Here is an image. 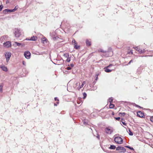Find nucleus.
Here are the masks:
<instances>
[{
	"label": "nucleus",
	"instance_id": "46",
	"mask_svg": "<svg viewBox=\"0 0 153 153\" xmlns=\"http://www.w3.org/2000/svg\"><path fill=\"white\" fill-rule=\"evenodd\" d=\"M97 137L98 139H100V136L99 135H97Z\"/></svg>",
	"mask_w": 153,
	"mask_h": 153
},
{
	"label": "nucleus",
	"instance_id": "26",
	"mask_svg": "<svg viewBox=\"0 0 153 153\" xmlns=\"http://www.w3.org/2000/svg\"><path fill=\"white\" fill-rule=\"evenodd\" d=\"M128 131L129 132V134L130 135L132 136L133 135L132 132L131 131V130L129 128L128 129Z\"/></svg>",
	"mask_w": 153,
	"mask_h": 153
},
{
	"label": "nucleus",
	"instance_id": "14",
	"mask_svg": "<svg viewBox=\"0 0 153 153\" xmlns=\"http://www.w3.org/2000/svg\"><path fill=\"white\" fill-rule=\"evenodd\" d=\"M120 151L119 152L122 153H124L126 151V149L123 147L121 146V147L120 148Z\"/></svg>",
	"mask_w": 153,
	"mask_h": 153
},
{
	"label": "nucleus",
	"instance_id": "20",
	"mask_svg": "<svg viewBox=\"0 0 153 153\" xmlns=\"http://www.w3.org/2000/svg\"><path fill=\"white\" fill-rule=\"evenodd\" d=\"M138 51L140 53H143L144 52V50H143L142 49L139 48V49L138 50Z\"/></svg>",
	"mask_w": 153,
	"mask_h": 153
},
{
	"label": "nucleus",
	"instance_id": "7",
	"mask_svg": "<svg viewBox=\"0 0 153 153\" xmlns=\"http://www.w3.org/2000/svg\"><path fill=\"white\" fill-rule=\"evenodd\" d=\"M3 44L4 47L7 48H8L11 47V42L10 41H7L4 42Z\"/></svg>",
	"mask_w": 153,
	"mask_h": 153
},
{
	"label": "nucleus",
	"instance_id": "10",
	"mask_svg": "<svg viewBox=\"0 0 153 153\" xmlns=\"http://www.w3.org/2000/svg\"><path fill=\"white\" fill-rule=\"evenodd\" d=\"M61 24L62 25H63L65 27H67V28H69L70 27L69 24L68 23L67 21H66V22H65V21H62Z\"/></svg>",
	"mask_w": 153,
	"mask_h": 153
},
{
	"label": "nucleus",
	"instance_id": "44",
	"mask_svg": "<svg viewBox=\"0 0 153 153\" xmlns=\"http://www.w3.org/2000/svg\"><path fill=\"white\" fill-rule=\"evenodd\" d=\"M133 62V60H131L129 61V62L128 63V65L130 64L131 62Z\"/></svg>",
	"mask_w": 153,
	"mask_h": 153
},
{
	"label": "nucleus",
	"instance_id": "40",
	"mask_svg": "<svg viewBox=\"0 0 153 153\" xmlns=\"http://www.w3.org/2000/svg\"><path fill=\"white\" fill-rule=\"evenodd\" d=\"M134 105L135 106L137 107H139V108H142V107H140V106H139V105H137V104H134Z\"/></svg>",
	"mask_w": 153,
	"mask_h": 153
},
{
	"label": "nucleus",
	"instance_id": "11",
	"mask_svg": "<svg viewBox=\"0 0 153 153\" xmlns=\"http://www.w3.org/2000/svg\"><path fill=\"white\" fill-rule=\"evenodd\" d=\"M137 116L139 117L143 118L144 115L143 113L141 111H139L137 112Z\"/></svg>",
	"mask_w": 153,
	"mask_h": 153
},
{
	"label": "nucleus",
	"instance_id": "6",
	"mask_svg": "<svg viewBox=\"0 0 153 153\" xmlns=\"http://www.w3.org/2000/svg\"><path fill=\"white\" fill-rule=\"evenodd\" d=\"M8 38V36L7 35H5L3 36L0 38V42L2 43L4 41L7 40Z\"/></svg>",
	"mask_w": 153,
	"mask_h": 153
},
{
	"label": "nucleus",
	"instance_id": "5",
	"mask_svg": "<svg viewBox=\"0 0 153 153\" xmlns=\"http://www.w3.org/2000/svg\"><path fill=\"white\" fill-rule=\"evenodd\" d=\"M4 55L6 59V61L8 62L10 59L11 56V53L10 52H7L5 53Z\"/></svg>",
	"mask_w": 153,
	"mask_h": 153
},
{
	"label": "nucleus",
	"instance_id": "15",
	"mask_svg": "<svg viewBox=\"0 0 153 153\" xmlns=\"http://www.w3.org/2000/svg\"><path fill=\"white\" fill-rule=\"evenodd\" d=\"M37 39V37L36 36H33L30 38V39H27L29 40L35 41Z\"/></svg>",
	"mask_w": 153,
	"mask_h": 153
},
{
	"label": "nucleus",
	"instance_id": "3",
	"mask_svg": "<svg viewBox=\"0 0 153 153\" xmlns=\"http://www.w3.org/2000/svg\"><path fill=\"white\" fill-rule=\"evenodd\" d=\"M105 132L107 134H111L113 132V128L110 127H106L105 129Z\"/></svg>",
	"mask_w": 153,
	"mask_h": 153
},
{
	"label": "nucleus",
	"instance_id": "53",
	"mask_svg": "<svg viewBox=\"0 0 153 153\" xmlns=\"http://www.w3.org/2000/svg\"><path fill=\"white\" fill-rule=\"evenodd\" d=\"M51 35V33H50V35Z\"/></svg>",
	"mask_w": 153,
	"mask_h": 153
},
{
	"label": "nucleus",
	"instance_id": "22",
	"mask_svg": "<svg viewBox=\"0 0 153 153\" xmlns=\"http://www.w3.org/2000/svg\"><path fill=\"white\" fill-rule=\"evenodd\" d=\"M63 56L65 57L66 58H68L69 56V54L68 53H65L63 55Z\"/></svg>",
	"mask_w": 153,
	"mask_h": 153
},
{
	"label": "nucleus",
	"instance_id": "39",
	"mask_svg": "<svg viewBox=\"0 0 153 153\" xmlns=\"http://www.w3.org/2000/svg\"><path fill=\"white\" fill-rule=\"evenodd\" d=\"M135 49L138 51V50L139 49V48H140L139 47H136L134 48Z\"/></svg>",
	"mask_w": 153,
	"mask_h": 153
},
{
	"label": "nucleus",
	"instance_id": "16",
	"mask_svg": "<svg viewBox=\"0 0 153 153\" xmlns=\"http://www.w3.org/2000/svg\"><path fill=\"white\" fill-rule=\"evenodd\" d=\"M1 68L4 71H7V67L4 65H2L1 66Z\"/></svg>",
	"mask_w": 153,
	"mask_h": 153
},
{
	"label": "nucleus",
	"instance_id": "2",
	"mask_svg": "<svg viewBox=\"0 0 153 153\" xmlns=\"http://www.w3.org/2000/svg\"><path fill=\"white\" fill-rule=\"evenodd\" d=\"M13 33L16 37H19L22 34V31L20 30L15 28L13 30Z\"/></svg>",
	"mask_w": 153,
	"mask_h": 153
},
{
	"label": "nucleus",
	"instance_id": "51",
	"mask_svg": "<svg viewBox=\"0 0 153 153\" xmlns=\"http://www.w3.org/2000/svg\"><path fill=\"white\" fill-rule=\"evenodd\" d=\"M112 115H114V113L113 112L112 113Z\"/></svg>",
	"mask_w": 153,
	"mask_h": 153
},
{
	"label": "nucleus",
	"instance_id": "35",
	"mask_svg": "<svg viewBox=\"0 0 153 153\" xmlns=\"http://www.w3.org/2000/svg\"><path fill=\"white\" fill-rule=\"evenodd\" d=\"M120 147H121L120 146H118L116 148V150H117V151H120Z\"/></svg>",
	"mask_w": 153,
	"mask_h": 153
},
{
	"label": "nucleus",
	"instance_id": "18",
	"mask_svg": "<svg viewBox=\"0 0 153 153\" xmlns=\"http://www.w3.org/2000/svg\"><path fill=\"white\" fill-rule=\"evenodd\" d=\"M85 84V82L84 81L83 82L81 85H80V86L78 88V90H79L80 89L82 88L83 86V85Z\"/></svg>",
	"mask_w": 153,
	"mask_h": 153
},
{
	"label": "nucleus",
	"instance_id": "49",
	"mask_svg": "<svg viewBox=\"0 0 153 153\" xmlns=\"http://www.w3.org/2000/svg\"><path fill=\"white\" fill-rule=\"evenodd\" d=\"M22 64L23 65H25V62L24 61H23L22 62Z\"/></svg>",
	"mask_w": 153,
	"mask_h": 153
},
{
	"label": "nucleus",
	"instance_id": "48",
	"mask_svg": "<svg viewBox=\"0 0 153 153\" xmlns=\"http://www.w3.org/2000/svg\"><path fill=\"white\" fill-rule=\"evenodd\" d=\"M2 91V88H0V92H1Z\"/></svg>",
	"mask_w": 153,
	"mask_h": 153
},
{
	"label": "nucleus",
	"instance_id": "8",
	"mask_svg": "<svg viewBox=\"0 0 153 153\" xmlns=\"http://www.w3.org/2000/svg\"><path fill=\"white\" fill-rule=\"evenodd\" d=\"M24 55L26 59H29L30 58V53L29 51H25L24 53Z\"/></svg>",
	"mask_w": 153,
	"mask_h": 153
},
{
	"label": "nucleus",
	"instance_id": "28",
	"mask_svg": "<svg viewBox=\"0 0 153 153\" xmlns=\"http://www.w3.org/2000/svg\"><path fill=\"white\" fill-rule=\"evenodd\" d=\"M55 34V32H53V35H54V36L53 37V36H52V38H53V40H54L55 39H56V36H55V35H54V34Z\"/></svg>",
	"mask_w": 153,
	"mask_h": 153
},
{
	"label": "nucleus",
	"instance_id": "24",
	"mask_svg": "<svg viewBox=\"0 0 153 153\" xmlns=\"http://www.w3.org/2000/svg\"><path fill=\"white\" fill-rule=\"evenodd\" d=\"M119 114L120 116H124L125 115L126 113L124 112H123V113L120 112L119 113Z\"/></svg>",
	"mask_w": 153,
	"mask_h": 153
},
{
	"label": "nucleus",
	"instance_id": "42",
	"mask_svg": "<svg viewBox=\"0 0 153 153\" xmlns=\"http://www.w3.org/2000/svg\"><path fill=\"white\" fill-rule=\"evenodd\" d=\"M66 69L68 70H71V67H67L66 68Z\"/></svg>",
	"mask_w": 153,
	"mask_h": 153
},
{
	"label": "nucleus",
	"instance_id": "41",
	"mask_svg": "<svg viewBox=\"0 0 153 153\" xmlns=\"http://www.w3.org/2000/svg\"><path fill=\"white\" fill-rule=\"evenodd\" d=\"M150 120L152 122H153V117H151L150 118Z\"/></svg>",
	"mask_w": 153,
	"mask_h": 153
},
{
	"label": "nucleus",
	"instance_id": "45",
	"mask_svg": "<svg viewBox=\"0 0 153 153\" xmlns=\"http://www.w3.org/2000/svg\"><path fill=\"white\" fill-rule=\"evenodd\" d=\"M129 53L133 54L132 50H131L130 51Z\"/></svg>",
	"mask_w": 153,
	"mask_h": 153
},
{
	"label": "nucleus",
	"instance_id": "52",
	"mask_svg": "<svg viewBox=\"0 0 153 153\" xmlns=\"http://www.w3.org/2000/svg\"><path fill=\"white\" fill-rule=\"evenodd\" d=\"M54 105L55 106H57V105H56V104L55 103V104H54Z\"/></svg>",
	"mask_w": 153,
	"mask_h": 153
},
{
	"label": "nucleus",
	"instance_id": "31",
	"mask_svg": "<svg viewBox=\"0 0 153 153\" xmlns=\"http://www.w3.org/2000/svg\"><path fill=\"white\" fill-rule=\"evenodd\" d=\"M18 8V6H16L15 8L14 9H12L13 10V12H14L16 11V10Z\"/></svg>",
	"mask_w": 153,
	"mask_h": 153
},
{
	"label": "nucleus",
	"instance_id": "43",
	"mask_svg": "<svg viewBox=\"0 0 153 153\" xmlns=\"http://www.w3.org/2000/svg\"><path fill=\"white\" fill-rule=\"evenodd\" d=\"M74 65L73 64H71L70 65H68V66H70L71 67H73Z\"/></svg>",
	"mask_w": 153,
	"mask_h": 153
},
{
	"label": "nucleus",
	"instance_id": "29",
	"mask_svg": "<svg viewBox=\"0 0 153 153\" xmlns=\"http://www.w3.org/2000/svg\"><path fill=\"white\" fill-rule=\"evenodd\" d=\"M125 147H126V148H128L131 150H134V149L133 148L131 147L130 146H125Z\"/></svg>",
	"mask_w": 153,
	"mask_h": 153
},
{
	"label": "nucleus",
	"instance_id": "4",
	"mask_svg": "<svg viewBox=\"0 0 153 153\" xmlns=\"http://www.w3.org/2000/svg\"><path fill=\"white\" fill-rule=\"evenodd\" d=\"M114 141L117 143L121 144L123 141V140L121 137H117L114 138Z\"/></svg>",
	"mask_w": 153,
	"mask_h": 153
},
{
	"label": "nucleus",
	"instance_id": "30",
	"mask_svg": "<svg viewBox=\"0 0 153 153\" xmlns=\"http://www.w3.org/2000/svg\"><path fill=\"white\" fill-rule=\"evenodd\" d=\"M72 43L74 44V45H75V44H77V42H76V41L75 40V39H73L72 41Z\"/></svg>",
	"mask_w": 153,
	"mask_h": 153
},
{
	"label": "nucleus",
	"instance_id": "33",
	"mask_svg": "<svg viewBox=\"0 0 153 153\" xmlns=\"http://www.w3.org/2000/svg\"><path fill=\"white\" fill-rule=\"evenodd\" d=\"M108 100L110 103H111V102L113 101L112 98L111 97L109 98L108 99Z\"/></svg>",
	"mask_w": 153,
	"mask_h": 153
},
{
	"label": "nucleus",
	"instance_id": "19",
	"mask_svg": "<svg viewBox=\"0 0 153 153\" xmlns=\"http://www.w3.org/2000/svg\"><path fill=\"white\" fill-rule=\"evenodd\" d=\"M14 43L18 46H21L22 47L24 45L22 44V43H19L17 42H15Z\"/></svg>",
	"mask_w": 153,
	"mask_h": 153
},
{
	"label": "nucleus",
	"instance_id": "47",
	"mask_svg": "<svg viewBox=\"0 0 153 153\" xmlns=\"http://www.w3.org/2000/svg\"><path fill=\"white\" fill-rule=\"evenodd\" d=\"M122 123L124 125H126V123H125L124 122H122Z\"/></svg>",
	"mask_w": 153,
	"mask_h": 153
},
{
	"label": "nucleus",
	"instance_id": "12",
	"mask_svg": "<svg viewBox=\"0 0 153 153\" xmlns=\"http://www.w3.org/2000/svg\"><path fill=\"white\" fill-rule=\"evenodd\" d=\"M13 12L12 9H6L3 10V12L4 13H6L8 12Z\"/></svg>",
	"mask_w": 153,
	"mask_h": 153
},
{
	"label": "nucleus",
	"instance_id": "50",
	"mask_svg": "<svg viewBox=\"0 0 153 153\" xmlns=\"http://www.w3.org/2000/svg\"><path fill=\"white\" fill-rule=\"evenodd\" d=\"M2 86L1 85H0V88H2Z\"/></svg>",
	"mask_w": 153,
	"mask_h": 153
},
{
	"label": "nucleus",
	"instance_id": "38",
	"mask_svg": "<svg viewBox=\"0 0 153 153\" xmlns=\"http://www.w3.org/2000/svg\"><path fill=\"white\" fill-rule=\"evenodd\" d=\"M115 118L116 120H120V117H115Z\"/></svg>",
	"mask_w": 153,
	"mask_h": 153
},
{
	"label": "nucleus",
	"instance_id": "23",
	"mask_svg": "<svg viewBox=\"0 0 153 153\" xmlns=\"http://www.w3.org/2000/svg\"><path fill=\"white\" fill-rule=\"evenodd\" d=\"M114 105L112 104H111V103H110L109 104V108H113Z\"/></svg>",
	"mask_w": 153,
	"mask_h": 153
},
{
	"label": "nucleus",
	"instance_id": "37",
	"mask_svg": "<svg viewBox=\"0 0 153 153\" xmlns=\"http://www.w3.org/2000/svg\"><path fill=\"white\" fill-rule=\"evenodd\" d=\"M3 6L2 5H0V11H1L3 8Z\"/></svg>",
	"mask_w": 153,
	"mask_h": 153
},
{
	"label": "nucleus",
	"instance_id": "34",
	"mask_svg": "<svg viewBox=\"0 0 153 153\" xmlns=\"http://www.w3.org/2000/svg\"><path fill=\"white\" fill-rule=\"evenodd\" d=\"M67 59H66V61H67V62H69L70 61H71V59H70V58H69V57L68 58H67Z\"/></svg>",
	"mask_w": 153,
	"mask_h": 153
},
{
	"label": "nucleus",
	"instance_id": "17",
	"mask_svg": "<svg viewBox=\"0 0 153 153\" xmlns=\"http://www.w3.org/2000/svg\"><path fill=\"white\" fill-rule=\"evenodd\" d=\"M86 43L87 46H90L91 45V41L88 40H86Z\"/></svg>",
	"mask_w": 153,
	"mask_h": 153
},
{
	"label": "nucleus",
	"instance_id": "36",
	"mask_svg": "<svg viewBox=\"0 0 153 153\" xmlns=\"http://www.w3.org/2000/svg\"><path fill=\"white\" fill-rule=\"evenodd\" d=\"M54 100H55V101H58V102H57V104H59V100L58 99H57V97H55L54 98Z\"/></svg>",
	"mask_w": 153,
	"mask_h": 153
},
{
	"label": "nucleus",
	"instance_id": "27",
	"mask_svg": "<svg viewBox=\"0 0 153 153\" xmlns=\"http://www.w3.org/2000/svg\"><path fill=\"white\" fill-rule=\"evenodd\" d=\"M83 99H85L87 96V94L85 92L83 93Z\"/></svg>",
	"mask_w": 153,
	"mask_h": 153
},
{
	"label": "nucleus",
	"instance_id": "54",
	"mask_svg": "<svg viewBox=\"0 0 153 153\" xmlns=\"http://www.w3.org/2000/svg\"><path fill=\"white\" fill-rule=\"evenodd\" d=\"M131 153V152H129V153Z\"/></svg>",
	"mask_w": 153,
	"mask_h": 153
},
{
	"label": "nucleus",
	"instance_id": "9",
	"mask_svg": "<svg viewBox=\"0 0 153 153\" xmlns=\"http://www.w3.org/2000/svg\"><path fill=\"white\" fill-rule=\"evenodd\" d=\"M112 64H111L109 65L107 67H105L104 69V70L107 73H109L111 72L112 71V70H110L108 68H110L111 66H112Z\"/></svg>",
	"mask_w": 153,
	"mask_h": 153
},
{
	"label": "nucleus",
	"instance_id": "13",
	"mask_svg": "<svg viewBox=\"0 0 153 153\" xmlns=\"http://www.w3.org/2000/svg\"><path fill=\"white\" fill-rule=\"evenodd\" d=\"M80 86V83L79 82H76L74 86V87L75 88H76V89L78 90V88Z\"/></svg>",
	"mask_w": 153,
	"mask_h": 153
},
{
	"label": "nucleus",
	"instance_id": "21",
	"mask_svg": "<svg viewBox=\"0 0 153 153\" xmlns=\"http://www.w3.org/2000/svg\"><path fill=\"white\" fill-rule=\"evenodd\" d=\"M116 146L114 145H111L109 147L110 149H114L116 148Z\"/></svg>",
	"mask_w": 153,
	"mask_h": 153
},
{
	"label": "nucleus",
	"instance_id": "1",
	"mask_svg": "<svg viewBox=\"0 0 153 153\" xmlns=\"http://www.w3.org/2000/svg\"><path fill=\"white\" fill-rule=\"evenodd\" d=\"M98 51L105 53L104 56L106 57L111 56L113 54L111 48H109L107 51H104L102 49H100L98 50Z\"/></svg>",
	"mask_w": 153,
	"mask_h": 153
},
{
	"label": "nucleus",
	"instance_id": "32",
	"mask_svg": "<svg viewBox=\"0 0 153 153\" xmlns=\"http://www.w3.org/2000/svg\"><path fill=\"white\" fill-rule=\"evenodd\" d=\"M83 124L85 125H87L88 124V122L87 120H85L83 122Z\"/></svg>",
	"mask_w": 153,
	"mask_h": 153
},
{
	"label": "nucleus",
	"instance_id": "25",
	"mask_svg": "<svg viewBox=\"0 0 153 153\" xmlns=\"http://www.w3.org/2000/svg\"><path fill=\"white\" fill-rule=\"evenodd\" d=\"M74 45V48L76 49H78L80 47L79 46L77 45V44Z\"/></svg>",
	"mask_w": 153,
	"mask_h": 153
}]
</instances>
